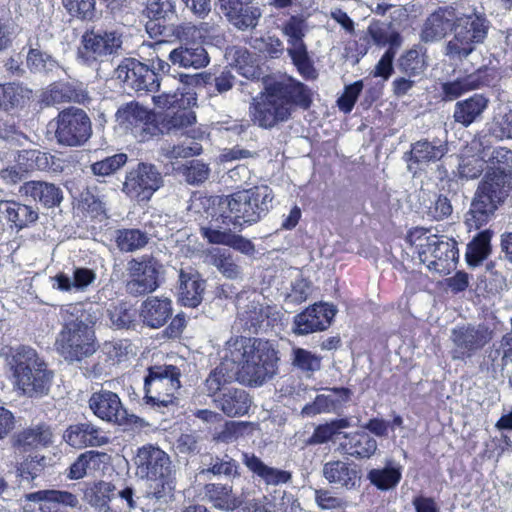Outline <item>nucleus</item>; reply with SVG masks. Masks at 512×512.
<instances>
[{"label": "nucleus", "instance_id": "nucleus-1", "mask_svg": "<svg viewBox=\"0 0 512 512\" xmlns=\"http://www.w3.org/2000/svg\"><path fill=\"white\" fill-rule=\"evenodd\" d=\"M490 26L482 7L461 1L433 12L424 23L421 39L434 42L450 33L452 37L445 45L444 54L449 59L461 61L484 43Z\"/></svg>", "mask_w": 512, "mask_h": 512}, {"label": "nucleus", "instance_id": "nucleus-2", "mask_svg": "<svg viewBox=\"0 0 512 512\" xmlns=\"http://www.w3.org/2000/svg\"><path fill=\"white\" fill-rule=\"evenodd\" d=\"M490 161L494 168L487 172L480 182L465 216V223L469 229H479L485 225L511 189L512 150L497 147L493 150Z\"/></svg>", "mask_w": 512, "mask_h": 512}, {"label": "nucleus", "instance_id": "nucleus-3", "mask_svg": "<svg viewBox=\"0 0 512 512\" xmlns=\"http://www.w3.org/2000/svg\"><path fill=\"white\" fill-rule=\"evenodd\" d=\"M59 315L62 327L55 342L57 352L69 363L92 356L98 348L94 330L97 315L92 304H66Z\"/></svg>", "mask_w": 512, "mask_h": 512}, {"label": "nucleus", "instance_id": "nucleus-4", "mask_svg": "<svg viewBox=\"0 0 512 512\" xmlns=\"http://www.w3.org/2000/svg\"><path fill=\"white\" fill-rule=\"evenodd\" d=\"M311 103L310 89L289 77L268 85L265 93L251 103L249 113L254 124L271 129L278 123L287 121L296 107L308 109Z\"/></svg>", "mask_w": 512, "mask_h": 512}, {"label": "nucleus", "instance_id": "nucleus-5", "mask_svg": "<svg viewBox=\"0 0 512 512\" xmlns=\"http://www.w3.org/2000/svg\"><path fill=\"white\" fill-rule=\"evenodd\" d=\"M226 357L236 365L238 380L250 386L262 385L277 371V352L269 341L239 336L226 343Z\"/></svg>", "mask_w": 512, "mask_h": 512}, {"label": "nucleus", "instance_id": "nucleus-6", "mask_svg": "<svg viewBox=\"0 0 512 512\" xmlns=\"http://www.w3.org/2000/svg\"><path fill=\"white\" fill-rule=\"evenodd\" d=\"M135 474L149 482L146 497L166 504L174 497L176 469L170 456L158 446L145 444L133 458Z\"/></svg>", "mask_w": 512, "mask_h": 512}, {"label": "nucleus", "instance_id": "nucleus-7", "mask_svg": "<svg viewBox=\"0 0 512 512\" xmlns=\"http://www.w3.org/2000/svg\"><path fill=\"white\" fill-rule=\"evenodd\" d=\"M274 198L272 189L267 185L254 186L224 196L219 206L223 210L221 217L226 224L242 229L259 222L267 215Z\"/></svg>", "mask_w": 512, "mask_h": 512}, {"label": "nucleus", "instance_id": "nucleus-8", "mask_svg": "<svg viewBox=\"0 0 512 512\" xmlns=\"http://www.w3.org/2000/svg\"><path fill=\"white\" fill-rule=\"evenodd\" d=\"M406 241L416 248L420 261L430 271L446 275L455 267L458 259L455 240L432 234L429 229L416 227L408 232Z\"/></svg>", "mask_w": 512, "mask_h": 512}, {"label": "nucleus", "instance_id": "nucleus-9", "mask_svg": "<svg viewBox=\"0 0 512 512\" xmlns=\"http://www.w3.org/2000/svg\"><path fill=\"white\" fill-rule=\"evenodd\" d=\"M7 363L13 371L17 387L24 394H44L48 391L52 373L47 370L46 364L37 352L25 345L11 347L7 354Z\"/></svg>", "mask_w": 512, "mask_h": 512}, {"label": "nucleus", "instance_id": "nucleus-10", "mask_svg": "<svg viewBox=\"0 0 512 512\" xmlns=\"http://www.w3.org/2000/svg\"><path fill=\"white\" fill-rule=\"evenodd\" d=\"M154 104L167 112L156 121L157 135L177 133L196 122V115L191 107L197 103L196 94L189 90L177 89L173 93L153 96Z\"/></svg>", "mask_w": 512, "mask_h": 512}, {"label": "nucleus", "instance_id": "nucleus-11", "mask_svg": "<svg viewBox=\"0 0 512 512\" xmlns=\"http://www.w3.org/2000/svg\"><path fill=\"white\" fill-rule=\"evenodd\" d=\"M123 33L118 29H91L81 36L77 61L97 70L100 64L122 52Z\"/></svg>", "mask_w": 512, "mask_h": 512}, {"label": "nucleus", "instance_id": "nucleus-12", "mask_svg": "<svg viewBox=\"0 0 512 512\" xmlns=\"http://www.w3.org/2000/svg\"><path fill=\"white\" fill-rule=\"evenodd\" d=\"M181 370L174 365H155L144 378V400L152 407H168L176 399L181 387Z\"/></svg>", "mask_w": 512, "mask_h": 512}, {"label": "nucleus", "instance_id": "nucleus-13", "mask_svg": "<svg viewBox=\"0 0 512 512\" xmlns=\"http://www.w3.org/2000/svg\"><path fill=\"white\" fill-rule=\"evenodd\" d=\"M173 35L183 44L169 53L173 65L182 68L201 69L209 64L210 58L205 48L194 41L200 37V31L191 23H182L173 29Z\"/></svg>", "mask_w": 512, "mask_h": 512}, {"label": "nucleus", "instance_id": "nucleus-14", "mask_svg": "<svg viewBox=\"0 0 512 512\" xmlns=\"http://www.w3.org/2000/svg\"><path fill=\"white\" fill-rule=\"evenodd\" d=\"M91 135V120L83 109L71 106L59 112L56 118L55 137L60 145L82 146Z\"/></svg>", "mask_w": 512, "mask_h": 512}, {"label": "nucleus", "instance_id": "nucleus-15", "mask_svg": "<svg viewBox=\"0 0 512 512\" xmlns=\"http://www.w3.org/2000/svg\"><path fill=\"white\" fill-rule=\"evenodd\" d=\"M162 264L152 256L133 258L128 262L126 291L138 297L156 291L160 284Z\"/></svg>", "mask_w": 512, "mask_h": 512}, {"label": "nucleus", "instance_id": "nucleus-16", "mask_svg": "<svg viewBox=\"0 0 512 512\" xmlns=\"http://www.w3.org/2000/svg\"><path fill=\"white\" fill-rule=\"evenodd\" d=\"M493 338V330L485 324L458 325L451 330V358L466 361L482 350Z\"/></svg>", "mask_w": 512, "mask_h": 512}, {"label": "nucleus", "instance_id": "nucleus-17", "mask_svg": "<svg viewBox=\"0 0 512 512\" xmlns=\"http://www.w3.org/2000/svg\"><path fill=\"white\" fill-rule=\"evenodd\" d=\"M162 183V175L156 166L149 163H138L127 173L123 192L138 202L148 201L162 186Z\"/></svg>", "mask_w": 512, "mask_h": 512}, {"label": "nucleus", "instance_id": "nucleus-18", "mask_svg": "<svg viewBox=\"0 0 512 512\" xmlns=\"http://www.w3.org/2000/svg\"><path fill=\"white\" fill-rule=\"evenodd\" d=\"M117 78L137 92H156L160 87L159 74L134 58L124 59L116 69Z\"/></svg>", "mask_w": 512, "mask_h": 512}, {"label": "nucleus", "instance_id": "nucleus-19", "mask_svg": "<svg viewBox=\"0 0 512 512\" xmlns=\"http://www.w3.org/2000/svg\"><path fill=\"white\" fill-rule=\"evenodd\" d=\"M116 119L140 141H147L157 135L155 115L138 103L130 102L120 107Z\"/></svg>", "mask_w": 512, "mask_h": 512}, {"label": "nucleus", "instance_id": "nucleus-20", "mask_svg": "<svg viewBox=\"0 0 512 512\" xmlns=\"http://www.w3.org/2000/svg\"><path fill=\"white\" fill-rule=\"evenodd\" d=\"M89 407L101 420L120 426L132 423L135 418L134 415L128 414L116 393L105 389L91 395Z\"/></svg>", "mask_w": 512, "mask_h": 512}, {"label": "nucleus", "instance_id": "nucleus-21", "mask_svg": "<svg viewBox=\"0 0 512 512\" xmlns=\"http://www.w3.org/2000/svg\"><path fill=\"white\" fill-rule=\"evenodd\" d=\"M281 312L276 306H264L258 301H250L238 308V320L244 330L258 333L273 327L281 320Z\"/></svg>", "mask_w": 512, "mask_h": 512}, {"label": "nucleus", "instance_id": "nucleus-22", "mask_svg": "<svg viewBox=\"0 0 512 512\" xmlns=\"http://www.w3.org/2000/svg\"><path fill=\"white\" fill-rule=\"evenodd\" d=\"M336 311L333 305L314 304L294 317L292 331L296 335H307L326 330L331 325Z\"/></svg>", "mask_w": 512, "mask_h": 512}, {"label": "nucleus", "instance_id": "nucleus-23", "mask_svg": "<svg viewBox=\"0 0 512 512\" xmlns=\"http://www.w3.org/2000/svg\"><path fill=\"white\" fill-rule=\"evenodd\" d=\"M64 441L73 448L101 447L109 443V437L91 422L70 425L63 434Z\"/></svg>", "mask_w": 512, "mask_h": 512}, {"label": "nucleus", "instance_id": "nucleus-24", "mask_svg": "<svg viewBox=\"0 0 512 512\" xmlns=\"http://www.w3.org/2000/svg\"><path fill=\"white\" fill-rule=\"evenodd\" d=\"M326 394L317 395L313 402L302 408V415L312 417L321 413L337 412L350 401L352 391L346 387L326 388Z\"/></svg>", "mask_w": 512, "mask_h": 512}, {"label": "nucleus", "instance_id": "nucleus-25", "mask_svg": "<svg viewBox=\"0 0 512 512\" xmlns=\"http://www.w3.org/2000/svg\"><path fill=\"white\" fill-rule=\"evenodd\" d=\"M447 153V140L433 138L432 140L421 139L416 141L411 145L410 151L405 156L410 162L408 168L412 170L413 164L426 166L441 160Z\"/></svg>", "mask_w": 512, "mask_h": 512}, {"label": "nucleus", "instance_id": "nucleus-26", "mask_svg": "<svg viewBox=\"0 0 512 512\" xmlns=\"http://www.w3.org/2000/svg\"><path fill=\"white\" fill-rule=\"evenodd\" d=\"M19 193L47 209L58 207L63 201L62 189L47 181H27L20 186Z\"/></svg>", "mask_w": 512, "mask_h": 512}, {"label": "nucleus", "instance_id": "nucleus-27", "mask_svg": "<svg viewBox=\"0 0 512 512\" xmlns=\"http://www.w3.org/2000/svg\"><path fill=\"white\" fill-rule=\"evenodd\" d=\"M486 69H478L473 73L459 76L453 80L441 84L442 100L446 102L454 101L465 93L479 89L487 85L488 80L485 77Z\"/></svg>", "mask_w": 512, "mask_h": 512}, {"label": "nucleus", "instance_id": "nucleus-28", "mask_svg": "<svg viewBox=\"0 0 512 512\" xmlns=\"http://www.w3.org/2000/svg\"><path fill=\"white\" fill-rule=\"evenodd\" d=\"M490 100L484 94L475 93L472 96L457 101L453 110V119L463 127H469L483 118Z\"/></svg>", "mask_w": 512, "mask_h": 512}, {"label": "nucleus", "instance_id": "nucleus-29", "mask_svg": "<svg viewBox=\"0 0 512 512\" xmlns=\"http://www.w3.org/2000/svg\"><path fill=\"white\" fill-rule=\"evenodd\" d=\"M0 218L6 219L12 228L19 231L34 224L39 218V212L30 205L0 200Z\"/></svg>", "mask_w": 512, "mask_h": 512}, {"label": "nucleus", "instance_id": "nucleus-30", "mask_svg": "<svg viewBox=\"0 0 512 512\" xmlns=\"http://www.w3.org/2000/svg\"><path fill=\"white\" fill-rule=\"evenodd\" d=\"M512 364V332L504 334L499 340H495L486 350L481 368L487 370L503 371Z\"/></svg>", "mask_w": 512, "mask_h": 512}, {"label": "nucleus", "instance_id": "nucleus-31", "mask_svg": "<svg viewBox=\"0 0 512 512\" xmlns=\"http://www.w3.org/2000/svg\"><path fill=\"white\" fill-rule=\"evenodd\" d=\"M45 100L48 104L63 102L84 104L90 100V97L86 86L82 82H55L50 85Z\"/></svg>", "mask_w": 512, "mask_h": 512}, {"label": "nucleus", "instance_id": "nucleus-32", "mask_svg": "<svg viewBox=\"0 0 512 512\" xmlns=\"http://www.w3.org/2000/svg\"><path fill=\"white\" fill-rule=\"evenodd\" d=\"M216 407L228 417H240L248 413L251 406L249 394L240 388H227L214 399Z\"/></svg>", "mask_w": 512, "mask_h": 512}, {"label": "nucleus", "instance_id": "nucleus-33", "mask_svg": "<svg viewBox=\"0 0 512 512\" xmlns=\"http://www.w3.org/2000/svg\"><path fill=\"white\" fill-rule=\"evenodd\" d=\"M172 316V302L169 298L151 296L142 304L140 317L145 325L150 328H160Z\"/></svg>", "mask_w": 512, "mask_h": 512}, {"label": "nucleus", "instance_id": "nucleus-34", "mask_svg": "<svg viewBox=\"0 0 512 512\" xmlns=\"http://www.w3.org/2000/svg\"><path fill=\"white\" fill-rule=\"evenodd\" d=\"M205 286V280L198 273H187L181 270L179 274V301L184 306L197 307L202 302Z\"/></svg>", "mask_w": 512, "mask_h": 512}, {"label": "nucleus", "instance_id": "nucleus-35", "mask_svg": "<svg viewBox=\"0 0 512 512\" xmlns=\"http://www.w3.org/2000/svg\"><path fill=\"white\" fill-rule=\"evenodd\" d=\"M250 3L237 1L231 5L220 6V8L232 25L240 30H246L256 27L261 17L260 9L251 6Z\"/></svg>", "mask_w": 512, "mask_h": 512}, {"label": "nucleus", "instance_id": "nucleus-36", "mask_svg": "<svg viewBox=\"0 0 512 512\" xmlns=\"http://www.w3.org/2000/svg\"><path fill=\"white\" fill-rule=\"evenodd\" d=\"M243 463L266 485L277 486L288 483L292 475L289 471L270 467L266 465L259 457L250 453H243Z\"/></svg>", "mask_w": 512, "mask_h": 512}, {"label": "nucleus", "instance_id": "nucleus-37", "mask_svg": "<svg viewBox=\"0 0 512 512\" xmlns=\"http://www.w3.org/2000/svg\"><path fill=\"white\" fill-rule=\"evenodd\" d=\"M96 277L94 270L76 267L73 269L72 277L63 272L54 276L52 286L63 292L85 291L96 280Z\"/></svg>", "mask_w": 512, "mask_h": 512}, {"label": "nucleus", "instance_id": "nucleus-38", "mask_svg": "<svg viewBox=\"0 0 512 512\" xmlns=\"http://www.w3.org/2000/svg\"><path fill=\"white\" fill-rule=\"evenodd\" d=\"M345 441L341 444L346 454L356 459H369L377 451V441L369 433L358 431L346 433Z\"/></svg>", "mask_w": 512, "mask_h": 512}, {"label": "nucleus", "instance_id": "nucleus-39", "mask_svg": "<svg viewBox=\"0 0 512 512\" xmlns=\"http://www.w3.org/2000/svg\"><path fill=\"white\" fill-rule=\"evenodd\" d=\"M322 473L329 483L345 487L346 489L355 488L360 479L358 470L341 460L325 463Z\"/></svg>", "mask_w": 512, "mask_h": 512}, {"label": "nucleus", "instance_id": "nucleus-40", "mask_svg": "<svg viewBox=\"0 0 512 512\" xmlns=\"http://www.w3.org/2000/svg\"><path fill=\"white\" fill-rule=\"evenodd\" d=\"M53 443V433L50 426L39 424L28 427L19 432L14 441V445L23 450L47 447Z\"/></svg>", "mask_w": 512, "mask_h": 512}, {"label": "nucleus", "instance_id": "nucleus-41", "mask_svg": "<svg viewBox=\"0 0 512 512\" xmlns=\"http://www.w3.org/2000/svg\"><path fill=\"white\" fill-rule=\"evenodd\" d=\"M88 503L97 512H120L110 506V502L116 497V487L106 481L93 483L85 492Z\"/></svg>", "mask_w": 512, "mask_h": 512}, {"label": "nucleus", "instance_id": "nucleus-42", "mask_svg": "<svg viewBox=\"0 0 512 512\" xmlns=\"http://www.w3.org/2000/svg\"><path fill=\"white\" fill-rule=\"evenodd\" d=\"M402 478V468L393 460H388L385 467L374 468L367 473V479L377 489L388 491L395 488Z\"/></svg>", "mask_w": 512, "mask_h": 512}, {"label": "nucleus", "instance_id": "nucleus-43", "mask_svg": "<svg viewBox=\"0 0 512 512\" xmlns=\"http://www.w3.org/2000/svg\"><path fill=\"white\" fill-rule=\"evenodd\" d=\"M204 494L213 506L219 510L233 511L240 506V501L233 493L231 485L209 483L204 487Z\"/></svg>", "mask_w": 512, "mask_h": 512}, {"label": "nucleus", "instance_id": "nucleus-44", "mask_svg": "<svg viewBox=\"0 0 512 512\" xmlns=\"http://www.w3.org/2000/svg\"><path fill=\"white\" fill-rule=\"evenodd\" d=\"M209 263L228 279H238L242 275V269L238 260L227 249L213 248L208 253Z\"/></svg>", "mask_w": 512, "mask_h": 512}, {"label": "nucleus", "instance_id": "nucleus-45", "mask_svg": "<svg viewBox=\"0 0 512 512\" xmlns=\"http://www.w3.org/2000/svg\"><path fill=\"white\" fill-rule=\"evenodd\" d=\"M32 91L20 83L0 84V110L11 111L23 106L31 97Z\"/></svg>", "mask_w": 512, "mask_h": 512}, {"label": "nucleus", "instance_id": "nucleus-46", "mask_svg": "<svg viewBox=\"0 0 512 512\" xmlns=\"http://www.w3.org/2000/svg\"><path fill=\"white\" fill-rule=\"evenodd\" d=\"M105 453L95 450H89L80 454L77 459L69 467L67 477L72 480L82 479L86 475L98 470Z\"/></svg>", "mask_w": 512, "mask_h": 512}, {"label": "nucleus", "instance_id": "nucleus-47", "mask_svg": "<svg viewBox=\"0 0 512 512\" xmlns=\"http://www.w3.org/2000/svg\"><path fill=\"white\" fill-rule=\"evenodd\" d=\"M235 378L238 380L237 367L231 364L230 359L225 356V360L211 371L206 379V387L209 395H214L221 390L222 385L231 382Z\"/></svg>", "mask_w": 512, "mask_h": 512}, {"label": "nucleus", "instance_id": "nucleus-48", "mask_svg": "<svg viewBox=\"0 0 512 512\" xmlns=\"http://www.w3.org/2000/svg\"><path fill=\"white\" fill-rule=\"evenodd\" d=\"M426 66L424 55L416 47L405 51L396 62L397 69L409 78L420 76Z\"/></svg>", "mask_w": 512, "mask_h": 512}, {"label": "nucleus", "instance_id": "nucleus-49", "mask_svg": "<svg viewBox=\"0 0 512 512\" xmlns=\"http://www.w3.org/2000/svg\"><path fill=\"white\" fill-rule=\"evenodd\" d=\"M491 232L489 230L481 231L468 244L466 251V261L469 266L476 267L485 260L491 251Z\"/></svg>", "mask_w": 512, "mask_h": 512}, {"label": "nucleus", "instance_id": "nucleus-50", "mask_svg": "<svg viewBox=\"0 0 512 512\" xmlns=\"http://www.w3.org/2000/svg\"><path fill=\"white\" fill-rule=\"evenodd\" d=\"M148 234L140 229H118L115 235L117 247L122 252H133L148 243Z\"/></svg>", "mask_w": 512, "mask_h": 512}, {"label": "nucleus", "instance_id": "nucleus-51", "mask_svg": "<svg viewBox=\"0 0 512 512\" xmlns=\"http://www.w3.org/2000/svg\"><path fill=\"white\" fill-rule=\"evenodd\" d=\"M26 62L29 70L33 73L50 74L60 68L56 59L37 48L29 49Z\"/></svg>", "mask_w": 512, "mask_h": 512}, {"label": "nucleus", "instance_id": "nucleus-52", "mask_svg": "<svg viewBox=\"0 0 512 512\" xmlns=\"http://www.w3.org/2000/svg\"><path fill=\"white\" fill-rule=\"evenodd\" d=\"M287 52L293 64L297 68L298 73L305 80H314L317 78V70L315 69L313 61L308 54L306 46L287 48Z\"/></svg>", "mask_w": 512, "mask_h": 512}, {"label": "nucleus", "instance_id": "nucleus-53", "mask_svg": "<svg viewBox=\"0 0 512 512\" xmlns=\"http://www.w3.org/2000/svg\"><path fill=\"white\" fill-rule=\"evenodd\" d=\"M107 314L116 329H130L135 326L136 311L127 303L112 304L107 309Z\"/></svg>", "mask_w": 512, "mask_h": 512}, {"label": "nucleus", "instance_id": "nucleus-54", "mask_svg": "<svg viewBox=\"0 0 512 512\" xmlns=\"http://www.w3.org/2000/svg\"><path fill=\"white\" fill-rule=\"evenodd\" d=\"M68 15L81 21H92L96 18V0H62Z\"/></svg>", "mask_w": 512, "mask_h": 512}, {"label": "nucleus", "instance_id": "nucleus-55", "mask_svg": "<svg viewBox=\"0 0 512 512\" xmlns=\"http://www.w3.org/2000/svg\"><path fill=\"white\" fill-rule=\"evenodd\" d=\"M322 358L309 350L294 347L291 353L292 365L305 373H314L321 368Z\"/></svg>", "mask_w": 512, "mask_h": 512}, {"label": "nucleus", "instance_id": "nucleus-56", "mask_svg": "<svg viewBox=\"0 0 512 512\" xmlns=\"http://www.w3.org/2000/svg\"><path fill=\"white\" fill-rule=\"evenodd\" d=\"M149 19L169 22L177 18L176 5L173 0H152L145 9Z\"/></svg>", "mask_w": 512, "mask_h": 512}, {"label": "nucleus", "instance_id": "nucleus-57", "mask_svg": "<svg viewBox=\"0 0 512 512\" xmlns=\"http://www.w3.org/2000/svg\"><path fill=\"white\" fill-rule=\"evenodd\" d=\"M428 202V204L424 202L423 211L431 220H443L450 216L453 211L447 196L434 194Z\"/></svg>", "mask_w": 512, "mask_h": 512}, {"label": "nucleus", "instance_id": "nucleus-58", "mask_svg": "<svg viewBox=\"0 0 512 512\" xmlns=\"http://www.w3.org/2000/svg\"><path fill=\"white\" fill-rule=\"evenodd\" d=\"M51 156L39 150H23L18 156V165L25 170H46L50 167Z\"/></svg>", "mask_w": 512, "mask_h": 512}, {"label": "nucleus", "instance_id": "nucleus-59", "mask_svg": "<svg viewBox=\"0 0 512 512\" xmlns=\"http://www.w3.org/2000/svg\"><path fill=\"white\" fill-rule=\"evenodd\" d=\"M47 459L44 456H30L24 459L17 467L18 476L28 483L35 480L44 470Z\"/></svg>", "mask_w": 512, "mask_h": 512}, {"label": "nucleus", "instance_id": "nucleus-60", "mask_svg": "<svg viewBox=\"0 0 512 512\" xmlns=\"http://www.w3.org/2000/svg\"><path fill=\"white\" fill-rule=\"evenodd\" d=\"M127 162V155L124 153L114 154L103 160L96 161L91 165V172L98 177H106L117 172Z\"/></svg>", "mask_w": 512, "mask_h": 512}, {"label": "nucleus", "instance_id": "nucleus-61", "mask_svg": "<svg viewBox=\"0 0 512 512\" xmlns=\"http://www.w3.org/2000/svg\"><path fill=\"white\" fill-rule=\"evenodd\" d=\"M201 152L202 146L194 141H189V143L183 142L177 145L167 143L161 147L162 155L170 160L192 157L199 155Z\"/></svg>", "mask_w": 512, "mask_h": 512}, {"label": "nucleus", "instance_id": "nucleus-62", "mask_svg": "<svg viewBox=\"0 0 512 512\" xmlns=\"http://www.w3.org/2000/svg\"><path fill=\"white\" fill-rule=\"evenodd\" d=\"M212 441L216 443L229 444L238 439L240 435V424L235 421H226L214 427H208Z\"/></svg>", "mask_w": 512, "mask_h": 512}, {"label": "nucleus", "instance_id": "nucleus-63", "mask_svg": "<svg viewBox=\"0 0 512 512\" xmlns=\"http://www.w3.org/2000/svg\"><path fill=\"white\" fill-rule=\"evenodd\" d=\"M239 465L229 455L225 454L222 457L216 456L211 458L210 467L203 470L202 473H212L214 475L235 476L238 474Z\"/></svg>", "mask_w": 512, "mask_h": 512}, {"label": "nucleus", "instance_id": "nucleus-64", "mask_svg": "<svg viewBox=\"0 0 512 512\" xmlns=\"http://www.w3.org/2000/svg\"><path fill=\"white\" fill-rule=\"evenodd\" d=\"M368 34L371 37L374 44L377 46H386L391 47V45L395 44L397 40V49L400 48L402 43V38L397 32H390L386 27L379 24H373L368 27Z\"/></svg>", "mask_w": 512, "mask_h": 512}]
</instances>
